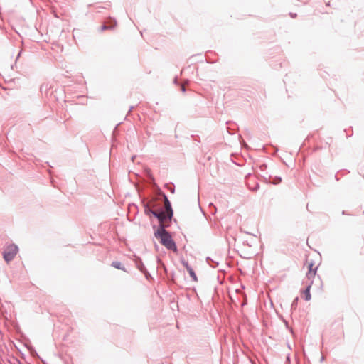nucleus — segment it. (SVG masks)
<instances>
[{
  "mask_svg": "<svg viewBox=\"0 0 364 364\" xmlns=\"http://www.w3.org/2000/svg\"><path fill=\"white\" fill-rule=\"evenodd\" d=\"M304 267L306 268L307 269L306 274V280L316 282L318 284V289H321L322 287V282L319 276H316L318 264L312 256L308 255L306 257Z\"/></svg>",
  "mask_w": 364,
  "mask_h": 364,
  "instance_id": "2",
  "label": "nucleus"
},
{
  "mask_svg": "<svg viewBox=\"0 0 364 364\" xmlns=\"http://www.w3.org/2000/svg\"><path fill=\"white\" fill-rule=\"evenodd\" d=\"M183 264L186 267L191 278L196 282L198 280L197 277L193 269L188 266V262H183Z\"/></svg>",
  "mask_w": 364,
  "mask_h": 364,
  "instance_id": "5",
  "label": "nucleus"
},
{
  "mask_svg": "<svg viewBox=\"0 0 364 364\" xmlns=\"http://www.w3.org/2000/svg\"><path fill=\"white\" fill-rule=\"evenodd\" d=\"M181 91L185 92V86L183 85H181Z\"/></svg>",
  "mask_w": 364,
  "mask_h": 364,
  "instance_id": "9",
  "label": "nucleus"
},
{
  "mask_svg": "<svg viewBox=\"0 0 364 364\" xmlns=\"http://www.w3.org/2000/svg\"><path fill=\"white\" fill-rule=\"evenodd\" d=\"M315 282L314 281H304V283L306 284V289L302 292V296L306 301H309L311 298L310 294V289Z\"/></svg>",
  "mask_w": 364,
  "mask_h": 364,
  "instance_id": "4",
  "label": "nucleus"
},
{
  "mask_svg": "<svg viewBox=\"0 0 364 364\" xmlns=\"http://www.w3.org/2000/svg\"><path fill=\"white\" fill-rule=\"evenodd\" d=\"M18 251V247L14 244L8 245L3 253V257L6 262L11 261L16 255Z\"/></svg>",
  "mask_w": 364,
  "mask_h": 364,
  "instance_id": "3",
  "label": "nucleus"
},
{
  "mask_svg": "<svg viewBox=\"0 0 364 364\" xmlns=\"http://www.w3.org/2000/svg\"><path fill=\"white\" fill-rule=\"evenodd\" d=\"M159 205L163 207L157 208L154 202H151L147 210L157 218L160 223V227L154 232V235L167 249L176 252L177 247L176 243L172 240L169 233L164 230V226L171 219L173 215L171 206L166 196L164 197V203L162 204V202L160 201Z\"/></svg>",
  "mask_w": 364,
  "mask_h": 364,
  "instance_id": "1",
  "label": "nucleus"
},
{
  "mask_svg": "<svg viewBox=\"0 0 364 364\" xmlns=\"http://www.w3.org/2000/svg\"><path fill=\"white\" fill-rule=\"evenodd\" d=\"M112 265V267H114L116 269H122V264L119 262H113Z\"/></svg>",
  "mask_w": 364,
  "mask_h": 364,
  "instance_id": "6",
  "label": "nucleus"
},
{
  "mask_svg": "<svg viewBox=\"0 0 364 364\" xmlns=\"http://www.w3.org/2000/svg\"><path fill=\"white\" fill-rule=\"evenodd\" d=\"M107 28H108V27L105 25L102 27V30H106Z\"/></svg>",
  "mask_w": 364,
  "mask_h": 364,
  "instance_id": "8",
  "label": "nucleus"
},
{
  "mask_svg": "<svg viewBox=\"0 0 364 364\" xmlns=\"http://www.w3.org/2000/svg\"><path fill=\"white\" fill-rule=\"evenodd\" d=\"M247 224V222L245 221L244 223L242 224V226L241 227V229L244 230V232L247 234H252L253 235V233L252 232H250L246 229L245 226Z\"/></svg>",
  "mask_w": 364,
  "mask_h": 364,
  "instance_id": "7",
  "label": "nucleus"
}]
</instances>
